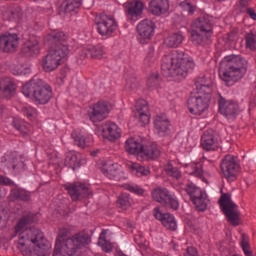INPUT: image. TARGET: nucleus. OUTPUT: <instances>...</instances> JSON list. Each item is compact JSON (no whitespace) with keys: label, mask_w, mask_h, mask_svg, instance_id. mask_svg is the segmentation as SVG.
Returning <instances> with one entry per match:
<instances>
[{"label":"nucleus","mask_w":256,"mask_h":256,"mask_svg":"<svg viewBox=\"0 0 256 256\" xmlns=\"http://www.w3.org/2000/svg\"><path fill=\"white\" fill-rule=\"evenodd\" d=\"M146 85L148 87V89H157V87H159V85H161V76L159 75V73L154 72L152 73L147 81H146Z\"/></svg>","instance_id":"43"},{"label":"nucleus","mask_w":256,"mask_h":256,"mask_svg":"<svg viewBox=\"0 0 256 256\" xmlns=\"http://www.w3.org/2000/svg\"><path fill=\"white\" fill-rule=\"evenodd\" d=\"M125 165L129 171H131L132 175L136 177H147L151 174V170L147 166H141L139 163L126 161Z\"/></svg>","instance_id":"32"},{"label":"nucleus","mask_w":256,"mask_h":256,"mask_svg":"<svg viewBox=\"0 0 256 256\" xmlns=\"http://www.w3.org/2000/svg\"><path fill=\"white\" fill-rule=\"evenodd\" d=\"M142 155L147 159H157L161 155V148L157 144H152L143 149Z\"/></svg>","instance_id":"39"},{"label":"nucleus","mask_w":256,"mask_h":256,"mask_svg":"<svg viewBox=\"0 0 256 256\" xmlns=\"http://www.w3.org/2000/svg\"><path fill=\"white\" fill-rule=\"evenodd\" d=\"M153 201L157 203H161V205H166V207H170L177 211L179 209V200H177V196L175 194H171L167 188H155L151 192Z\"/></svg>","instance_id":"12"},{"label":"nucleus","mask_w":256,"mask_h":256,"mask_svg":"<svg viewBox=\"0 0 256 256\" xmlns=\"http://www.w3.org/2000/svg\"><path fill=\"white\" fill-rule=\"evenodd\" d=\"M185 256H197V249H195L193 247H188L187 253Z\"/></svg>","instance_id":"56"},{"label":"nucleus","mask_w":256,"mask_h":256,"mask_svg":"<svg viewBox=\"0 0 256 256\" xmlns=\"http://www.w3.org/2000/svg\"><path fill=\"white\" fill-rule=\"evenodd\" d=\"M246 15H248V17H250V19H252L253 21H256V11L255 8H247L245 11Z\"/></svg>","instance_id":"53"},{"label":"nucleus","mask_w":256,"mask_h":256,"mask_svg":"<svg viewBox=\"0 0 256 256\" xmlns=\"http://www.w3.org/2000/svg\"><path fill=\"white\" fill-rule=\"evenodd\" d=\"M13 169H15V165H13Z\"/></svg>","instance_id":"62"},{"label":"nucleus","mask_w":256,"mask_h":256,"mask_svg":"<svg viewBox=\"0 0 256 256\" xmlns=\"http://www.w3.org/2000/svg\"><path fill=\"white\" fill-rule=\"evenodd\" d=\"M251 0H239L240 13H245L249 7Z\"/></svg>","instance_id":"51"},{"label":"nucleus","mask_w":256,"mask_h":256,"mask_svg":"<svg viewBox=\"0 0 256 256\" xmlns=\"http://www.w3.org/2000/svg\"><path fill=\"white\" fill-rule=\"evenodd\" d=\"M101 131L104 139H108V141H117L121 137V129L114 122L102 124Z\"/></svg>","instance_id":"25"},{"label":"nucleus","mask_w":256,"mask_h":256,"mask_svg":"<svg viewBox=\"0 0 256 256\" xmlns=\"http://www.w3.org/2000/svg\"><path fill=\"white\" fill-rule=\"evenodd\" d=\"M19 47V36L17 34L6 33L0 36V51L3 53H13Z\"/></svg>","instance_id":"20"},{"label":"nucleus","mask_w":256,"mask_h":256,"mask_svg":"<svg viewBox=\"0 0 256 256\" xmlns=\"http://www.w3.org/2000/svg\"><path fill=\"white\" fill-rule=\"evenodd\" d=\"M39 41L37 38H31L24 44L23 53L26 55H39Z\"/></svg>","instance_id":"37"},{"label":"nucleus","mask_w":256,"mask_h":256,"mask_svg":"<svg viewBox=\"0 0 256 256\" xmlns=\"http://www.w3.org/2000/svg\"><path fill=\"white\" fill-rule=\"evenodd\" d=\"M200 145L204 151H217L219 149V140H217L213 129L206 130L202 134Z\"/></svg>","instance_id":"22"},{"label":"nucleus","mask_w":256,"mask_h":256,"mask_svg":"<svg viewBox=\"0 0 256 256\" xmlns=\"http://www.w3.org/2000/svg\"><path fill=\"white\" fill-rule=\"evenodd\" d=\"M64 164L75 171V169L81 167V158H79L75 151H69L66 153Z\"/></svg>","instance_id":"35"},{"label":"nucleus","mask_w":256,"mask_h":256,"mask_svg":"<svg viewBox=\"0 0 256 256\" xmlns=\"http://www.w3.org/2000/svg\"><path fill=\"white\" fill-rule=\"evenodd\" d=\"M219 111L227 119H235L239 114V103L233 100H227L220 96L218 100Z\"/></svg>","instance_id":"18"},{"label":"nucleus","mask_w":256,"mask_h":256,"mask_svg":"<svg viewBox=\"0 0 256 256\" xmlns=\"http://www.w3.org/2000/svg\"><path fill=\"white\" fill-rule=\"evenodd\" d=\"M109 230L103 229L102 232L100 233V236L98 238V245L106 251V253H109L113 249V244L107 240V233Z\"/></svg>","instance_id":"40"},{"label":"nucleus","mask_w":256,"mask_h":256,"mask_svg":"<svg viewBox=\"0 0 256 256\" xmlns=\"http://www.w3.org/2000/svg\"><path fill=\"white\" fill-rule=\"evenodd\" d=\"M10 201H31V192L19 187L12 188L10 191Z\"/></svg>","instance_id":"33"},{"label":"nucleus","mask_w":256,"mask_h":256,"mask_svg":"<svg viewBox=\"0 0 256 256\" xmlns=\"http://www.w3.org/2000/svg\"><path fill=\"white\" fill-rule=\"evenodd\" d=\"M71 137L72 139H74L76 145L78 147H81L82 149H85V147H90L91 141H93V138L91 136L81 135L77 131H73Z\"/></svg>","instance_id":"36"},{"label":"nucleus","mask_w":256,"mask_h":256,"mask_svg":"<svg viewBox=\"0 0 256 256\" xmlns=\"http://www.w3.org/2000/svg\"><path fill=\"white\" fill-rule=\"evenodd\" d=\"M240 247L245 256H256L251 250V244H249V236L245 233L241 234Z\"/></svg>","instance_id":"41"},{"label":"nucleus","mask_w":256,"mask_h":256,"mask_svg":"<svg viewBox=\"0 0 256 256\" xmlns=\"http://www.w3.org/2000/svg\"><path fill=\"white\" fill-rule=\"evenodd\" d=\"M16 248L23 256H47L51 245L41 230H34L31 234L18 236Z\"/></svg>","instance_id":"4"},{"label":"nucleus","mask_w":256,"mask_h":256,"mask_svg":"<svg viewBox=\"0 0 256 256\" xmlns=\"http://www.w3.org/2000/svg\"><path fill=\"white\" fill-rule=\"evenodd\" d=\"M196 85V93H203L207 95V91L209 90V95L213 93V89L211 88V79L206 78L205 76L198 77L195 81Z\"/></svg>","instance_id":"34"},{"label":"nucleus","mask_w":256,"mask_h":256,"mask_svg":"<svg viewBox=\"0 0 256 256\" xmlns=\"http://www.w3.org/2000/svg\"><path fill=\"white\" fill-rule=\"evenodd\" d=\"M153 124L156 133L160 135V137H165L171 128V122L165 114L155 116Z\"/></svg>","instance_id":"26"},{"label":"nucleus","mask_w":256,"mask_h":256,"mask_svg":"<svg viewBox=\"0 0 256 256\" xmlns=\"http://www.w3.org/2000/svg\"><path fill=\"white\" fill-rule=\"evenodd\" d=\"M157 26L153 20L144 19L140 21L136 26L137 31V41L141 45H147L155 35V29Z\"/></svg>","instance_id":"13"},{"label":"nucleus","mask_w":256,"mask_h":256,"mask_svg":"<svg viewBox=\"0 0 256 256\" xmlns=\"http://www.w3.org/2000/svg\"><path fill=\"white\" fill-rule=\"evenodd\" d=\"M206 163H209L210 165H213V162L207 160Z\"/></svg>","instance_id":"61"},{"label":"nucleus","mask_w":256,"mask_h":256,"mask_svg":"<svg viewBox=\"0 0 256 256\" xmlns=\"http://www.w3.org/2000/svg\"><path fill=\"white\" fill-rule=\"evenodd\" d=\"M91 243L87 233H78L70 238H57L53 256H79V251Z\"/></svg>","instance_id":"5"},{"label":"nucleus","mask_w":256,"mask_h":256,"mask_svg":"<svg viewBox=\"0 0 256 256\" xmlns=\"http://www.w3.org/2000/svg\"><path fill=\"white\" fill-rule=\"evenodd\" d=\"M195 69V61L189 54L173 50L162 58L161 70L162 75L169 81H183L189 71Z\"/></svg>","instance_id":"1"},{"label":"nucleus","mask_w":256,"mask_h":256,"mask_svg":"<svg viewBox=\"0 0 256 256\" xmlns=\"http://www.w3.org/2000/svg\"><path fill=\"white\" fill-rule=\"evenodd\" d=\"M65 189L70 195L72 201H81V199H89L91 195V189L89 186L81 183V182H76L73 184H67L65 185Z\"/></svg>","instance_id":"17"},{"label":"nucleus","mask_w":256,"mask_h":256,"mask_svg":"<svg viewBox=\"0 0 256 256\" xmlns=\"http://www.w3.org/2000/svg\"><path fill=\"white\" fill-rule=\"evenodd\" d=\"M134 117L141 125H149L151 118L149 117V105H147V101L139 100L136 102Z\"/></svg>","instance_id":"23"},{"label":"nucleus","mask_w":256,"mask_h":256,"mask_svg":"<svg viewBox=\"0 0 256 256\" xmlns=\"http://www.w3.org/2000/svg\"><path fill=\"white\" fill-rule=\"evenodd\" d=\"M165 171L167 175H169L170 177H173L174 179H181L182 177L181 170H179V168L177 167H173V165L171 164H168L166 166Z\"/></svg>","instance_id":"48"},{"label":"nucleus","mask_w":256,"mask_h":256,"mask_svg":"<svg viewBox=\"0 0 256 256\" xmlns=\"http://www.w3.org/2000/svg\"><path fill=\"white\" fill-rule=\"evenodd\" d=\"M211 94L207 90V94L202 92H194L188 98V109L192 115H203L209 109Z\"/></svg>","instance_id":"9"},{"label":"nucleus","mask_w":256,"mask_h":256,"mask_svg":"<svg viewBox=\"0 0 256 256\" xmlns=\"http://www.w3.org/2000/svg\"><path fill=\"white\" fill-rule=\"evenodd\" d=\"M97 29L102 37H111L117 31V21L112 16L102 13L98 17Z\"/></svg>","instance_id":"15"},{"label":"nucleus","mask_w":256,"mask_h":256,"mask_svg":"<svg viewBox=\"0 0 256 256\" xmlns=\"http://www.w3.org/2000/svg\"><path fill=\"white\" fill-rule=\"evenodd\" d=\"M122 187L130 193H134V195H143L145 193V189L137 184L125 183Z\"/></svg>","instance_id":"46"},{"label":"nucleus","mask_w":256,"mask_h":256,"mask_svg":"<svg viewBox=\"0 0 256 256\" xmlns=\"http://www.w3.org/2000/svg\"><path fill=\"white\" fill-rule=\"evenodd\" d=\"M127 85L129 87H137V80H133V82L131 83V80H127Z\"/></svg>","instance_id":"57"},{"label":"nucleus","mask_w":256,"mask_h":256,"mask_svg":"<svg viewBox=\"0 0 256 256\" xmlns=\"http://www.w3.org/2000/svg\"><path fill=\"white\" fill-rule=\"evenodd\" d=\"M0 89L6 99H11V97L15 96L17 86L13 79L5 77L0 80Z\"/></svg>","instance_id":"30"},{"label":"nucleus","mask_w":256,"mask_h":256,"mask_svg":"<svg viewBox=\"0 0 256 256\" xmlns=\"http://www.w3.org/2000/svg\"><path fill=\"white\" fill-rule=\"evenodd\" d=\"M65 13H73L81 7V0H65L62 4Z\"/></svg>","instance_id":"42"},{"label":"nucleus","mask_w":256,"mask_h":256,"mask_svg":"<svg viewBox=\"0 0 256 256\" xmlns=\"http://www.w3.org/2000/svg\"><path fill=\"white\" fill-rule=\"evenodd\" d=\"M3 115V106L0 105V116Z\"/></svg>","instance_id":"59"},{"label":"nucleus","mask_w":256,"mask_h":256,"mask_svg":"<svg viewBox=\"0 0 256 256\" xmlns=\"http://www.w3.org/2000/svg\"><path fill=\"white\" fill-rule=\"evenodd\" d=\"M191 41L195 45H205L213 37V20L203 14L192 22Z\"/></svg>","instance_id":"6"},{"label":"nucleus","mask_w":256,"mask_h":256,"mask_svg":"<svg viewBox=\"0 0 256 256\" xmlns=\"http://www.w3.org/2000/svg\"><path fill=\"white\" fill-rule=\"evenodd\" d=\"M149 10L152 15H163L169 11V0H150Z\"/></svg>","instance_id":"31"},{"label":"nucleus","mask_w":256,"mask_h":256,"mask_svg":"<svg viewBox=\"0 0 256 256\" xmlns=\"http://www.w3.org/2000/svg\"><path fill=\"white\" fill-rule=\"evenodd\" d=\"M12 126L14 127V129L19 131L21 135H27V133H29V124L23 120L14 119L12 122Z\"/></svg>","instance_id":"44"},{"label":"nucleus","mask_w":256,"mask_h":256,"mask_svg":"<svg viewBox=\"0 0 256 256\" xmlns=\"http://www.w3.org/2000/svg\"><path fill=\"white\" fill-rule=\"evenodd\" d=\"M4 17H6V19H15V12H13V9H8L4 13Z\"/></svg>","instance_id":"55"},{"label":"nucleus","mask_w":256,"mask_h":256,"mask_svg":"<svg viewBox=\"0 0 256 256\" xmlns=\"http://www.w3.org/2000/svg\"><path fill=\"white\" fill-rule=\"evenodd\" d=\"M153 57V51H151L149 54H148V57L146 58V61H149V59Z\"/></svg>","instance_id":"58"},{"label":"nucleus","mask_w":256,"mask_h":256,"mask_svg":"<svg viewBox=\"0 0 256 256\" xmlns=\"http://www.w3.org/2000/svg\"><path fill=\"white\" fill-rule=\"evenodd\" d=\"M81 55L87 59H103V55H105V47L101 44H97L96 46L89 45L82 49Z\"/></svg>","instance_id":"27"},{"label":"nucleus","mask_w":256,"mask_h":256,"mask_svg":"<svg viewBox=\"0 0 256 256\" xmlns=\"http://www.w3.org/2000/svg\"><path fill=\"white\" fill-rule=\"evenodd\" d=\"M0 185L11 186V185H13V180L0 175Z\"/></svg>","instance_id":"54"},{"label":"nucleus","mask_w":256,"mask_h":256,"mask_svg":"<svg viewBox=\"0 0 256 256\" xmlns=\"http://www.w3.org/2000/svg\"><path fill=\"white\" fill-rule=\"evenodd\" d=\"M204 165L205 162L203 161L185 164V173H187V175H191L192 177H197V179H205V170H203Z\"/></svg>","instance_id":"29"},{"label":"nucleus","mask_w":256,"mask_h":256,"mask_svg":"<svg viewBox=\"0 0 256 256\" xmlns=\"http://www.w3.org/2000/svg\"><path fill=\"white\" fill-rule=\"evenodd\" d=\"M131 203H133V199H131V195L127 193H122L118 197V205L121 209H129L131 207Z\"/></svg>","instance_id":"45"},{"label":"nucleus","mask_w":256,"mask_h":256,"mask_svg":"<svg viewBox=\"0 0 256 256\" xmlns=\"http://www.w3.org/2000/svg\"><path fill=\"white\" fill-rule=\"evenodd\" d=\"M185 192L190 197V201H192L193 205H195L198 211H206L207 206L209 205V197L207 193L203 191L199 186L195 183L189 182L185 186Z\"/></svg>","instance_id":"10"},{"label":"nucleus","mask_w":256,"mask_h":256,"mask_svg":"<svg viewBox=\"0 0 256 256\" xmlns=\"http://www.w3.org/2000/svg\"><path fill=\"white\" fill-rule=\"evenodd\" d=\"M47 40L54 46L43 58L42 67L46 73H51L61 65V60L69 55V46L66 42L67 35L61 31H53L48 34Z\"/></svg>","instance_id":"2"},{"label":"nucleus","mask_w":256,"mask_h":256,"mask_svg":"<svg viewBox=\"0 0 256 256\" xmlns=\"http://www.w3.org/2000/svg\"><path fill=\"white\" fill-rule=\"evenodd\" d=\"M91 109L89 113L90 121H92V123H101V121H105V119L109 117L111 104L107 101H98L93 104Z\"/></svg>","instance_id":"16"},{"label":"nucleus","mask_w":256,"mask_h":256,"mask_svg":"<svg viewBox=\"0 0 256 256\" xmlns=\"http://www.w3.org/2000/svg\"><path fill=\"white\" fill-rule=\"evenodd\" d=\"M36 221L37 216L33 213H29L22 216L14 226V235H12V239L13 237H18L21 235H30L35 231H39V229L37 228H31V225H33V223H36Z\"/></svg>","instance_id":"14"},{"label":"nucleus","mask_w":256,"mask_h":256,"mask_svg":"<svg viewBox=\"0 0 256 256\" xmlns=\"http://www.w3.org/2000/svg\"><path fill=\"white\" fill-rule=\"evenodd\" d=\"M181 9H183V11H187L188 15H193V13H195V10L197 9V7H195V5L191 4V2H189V0H185L183 2H181L180 4Z\"/></svg>","instance_id":"49"},{"label":"nucleus","mask_w":256,"mask_h":256,"mask_svg":"<svg viewBox=\"0 0 256 256\" xmlns=\"http://www.w3.org/2000/svg\"><path fill=\"white\" fill-rule=\"evenodd\" d=\"M154 217L161 222L168 231H177V220L170 213H163L159 207L154 208Z\"/></svg>","instance_id":"21"},{"label":"nucleus","mask_w":256,"mask_h":256,"mask_svg":"<svg viewBox=\"0 0 256 256\" xmlns=\"http://www.w3.org/2000/svg\"><path fill=\"white\" fill-rule=\"evenodd\" d=\"M22 93L25 97H34L40 105H46L53 97L51 86L41 80H31L22 86Z\"/></svg>","instance_id":"7"},{"label":"nucleus","mask_w":256,"mask_h":256,"mask_svg":"<svg viewBox=\"0 0 256 256\" xmlns=\"http://www.w3.org/2000/svg\"><path fill=\"white\" fill-rule=\"evenodd\" d=\"M246 49H250V51H255L256 49V35L253 32L246 34Z\"/></svg>","instance_id":"47"},{"label":"nucleus","mask_w":256,"mask_h":256,"mask_svg":"<svg viewBox=\"0 0 256 256\" xmlns=\"http://www.w3.org/2000/svg\"><path fill=\"white\" fill-rule=\"evenodd\" d=\"M247 75V60L241 56L224 57L220 63L219 77L227 87H233Z\"/></svg>","instance_id":"3"},{"label":"nucleus","mask_w":256,"mask_h":256,"mask_svg":"<svg viewBox=\"0 0 256 256\" xmlns=\"http://www.w3.org/2000/svg\"><path fill=\"white\" fill-rule=\"evenodd\" d=\"M144 148L143 140L139 138L131 137L125 142V151L130 155H142Z\"/></svg>","instance_id":"28"},{"label":"nucleus","mask_w":256,"mask_h":256,"mask_svg":"<svg viewBox=\"0 0 256 256\" xmlns=\"http://www.w3.org/2000/svg\"><path fill=\"white\" fill-rule=\"evenodd\" d=\"M101 171L105 177L113 181H120L123 171L121 166L117 163L106 162L103 164Z\"/></svg>","instance_id":"24"},{"label":"nucleus","mask_w":256,"mask_h":256,"mask_svg":"<svg viewBox=\"0 0 256 256\" xmlns=\"http://www.w3.org/2000/svg\"><path fill=\"white\" fill-rule=\"evenodd\" d=\"M220 171L222 177L229 183L237 181V177L241 171L239 159L231 154L224 156L220 163Z\"/></svg>","instance_id":"8"},{"label":"nucleus","mask_w":256,"mask_h":256,"mask_svg":"<svg viewBox=\"0 0 256 256\" xmlns=\"http://www.w3.org/2000/svg\"><path fill=\"white\" fill-rule=\"evenodd\" d=\"M0 199H3V192H1V189H0Z\"/></svg>","instance_id":"60"},{"label":"nucleus","mask_w":256,"mask_h":256,"mask_svg":"<svg viewBox=\"0 0 256 256\" xmlns=\"http://www.w3.org/2000/svg\"><path fill=\"white\" fill-rule=\"evenodd\" d=\"M185 41V36L181 33L170 34L164 41L167 47H179Z\"/></svg>","instance_id":"38"},{"label":"nucleus","mask_w":256,"mask_h":256,"mask_svg":"<svg viewBox=\"0 0 256 256\" xmlns=\"http://www.w3.org/2000/svg\"><path fill=\"white\" fill-rule=\"evenodd\" d=\"M123 7L127 19H130V21H133V23H135V21H137L141 17L143 10L145 9V4H143V2H141L140 0H132L125 2L123 4Z\"/></svg>","instance_id":"19"},{"label":"nucleus","mask_w":256,"mask_h":256,"mask_svg":"<svg viewBox=\"0 0 256 256\" xmlns=\"http://www.w3.org/2000/svg\"><path fill=\"white\" fill-rule=\"evenodd\" d=\"M135 243L140 247V249H145L147 247V244H145V238H143L141 235L135 236L134 238Z\"/></svg>","instance_id":"52"},{"label":"nucleus","mask_w":256,"mask_h":256,"mask_svg":"<svg viewBox=\"0 0 256 256\" xmlns=\"http://www.w3.org/2000/svg\"><path fill=\"white\" fill-rule=\"evenodd\" d=\"M23 114L28 117V119H33L37 115V110L31 106L24 107L22 109Z\"/></svg>","instance_id":"50"},{"label":"nucleus","mask_w":256,"mask_h":256,"mask_svg":"<svg viewBox=\"0 0 256 256\" xmlns=\"http://www.w3.org/2000/svg\"><path fill=\"white\" fill-rule=\"evenodd\" d=\"M219 205L230 225L237 227L240 223V213L236 204L231 201V196L229 194H223L219 199Z\"/></svg>","instance_id":"11"}]
</instances>
